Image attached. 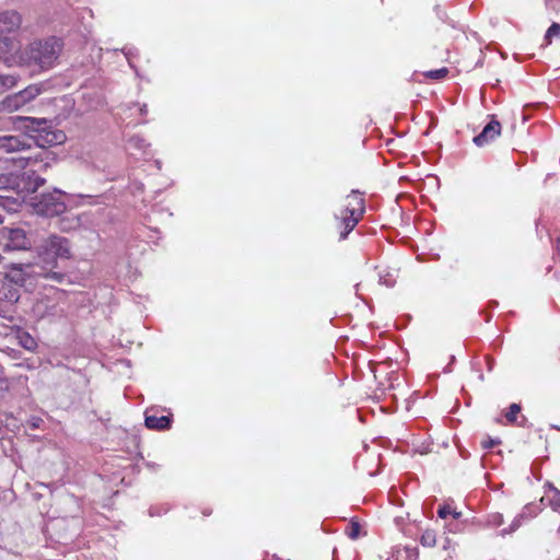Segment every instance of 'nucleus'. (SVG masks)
<instances>
[{
	"label": "nucleus",
	"mask_w": 560,
	"mask_h": 560,
	"mask_svg": "<svg viewBox=\"0 0 560 560\" xmlns=\"http://www.w3.org/2000/svg\"><path fill=\"white\" fill-rule=\"evenodd\" d=\"M28 138H21L15 136H4L0 137V149H3L7 152H14L25 147H30Z\"/></svg>",
	"instance_id": "nucleus-9"
},
{
	"label": "nucleus",
	"mask_w": 560,
	"mask_h": 560,
	"mask_svg": "<svg viewBox=\"0 0 560 560\" xmlns=\"http://www.w3.org/2000/svg\"><path fill=\"white\" fill-rule=\"evenodd\" d=\"M558 505L560 506V502L558 503Z\"/></svg>",
	"instance_id": "nucleus-26"
},
{
	"label": "nucleus",
	"mask_w": 560,
	"mask_h": 560,
	"mask_svg": "<svg viewBox=\"0 0 560 560\" xmlns=\"http://www.w3.org/2000/svg\"><path fill=\"white\" fill-rule=\"evenodd\" d=\"M38 259L47 266L55 267L58 258H69L70 243L66 237L51 234L34 246Z\"/></svg>",
	"instance_id": "nucleus-2"
},
{
	"label": "nucleus",
	"mask_w": 560,
	"mask_h": 560,
	"mask_svg": "<svg viewBox=\"0 0 560 560\" xmlns=\"http://www.w3.org/2000/svg\"><path fill=\"white\" fill-rule=\"evenodd\" d=\"M170 424H171V420L168 417H165V416H162V417L147 416V418H145V425L149 429H158V430L166 429L170 427Z\"/></svg>",
	"instance_id": "nucleus-11"
},
{
	"label": "nucleus",
	"mask_w": 560,
	"mask_h": 560,
	"mask_svg": "<svg viewBox=\"0 0 560 560\" xmlns=\"http://www.w3.org/2000/svg\"><path fill=\"white\" fill-rule=\"evenodd\" d=\"M495 444H497V442H495V441H493V440H487V441H483V442H482V445H483V447H485V448L492 447V446H493V445H495Z\"/></svg>",
	"instance_id": "nucleus-24"
},
{
	"label": "nucleus",
	"mask_w": 560,
	"mask_h": 560,
	"mask_svg": "<svg viewBox=\"0 0 560 560\" xmlns=\"http://www.w3.org/2000/svg\"><path fill=\"white\" fill-rule=\"evenodd\" d=\"M63 140H65V135L62 132L50 131V132H47L45 142L42 143V145H44L45 143L46 144L62 143Z\"/></svg>",
	"instance_id": "nucleus-14"
},
{
	"label": "nucleus",
	"mask_w": 560,
	"mask_h": 560,
	"mask_svg": "<svg viewBox=\"0 0 560 560\" xmlns=\"http://www.w3.org/2000/svg\"><path fill=\"white\" fill-rule=\"evenodd\" d=\"M31 265H13L7 272V278L19 285H24L30 276Z\"/></svg>",
	"instance_id": "nucleus-10"
},
{
	"label": "nucleus",
	"mask_w": 560,
	"mask_h": 560,
	"mask_svg": "<svg viewBox=\"0 0 560 560\" xmlns=\"http://www.w3.org/2000/svg\"><path fill=\"white\" fill-rule=\"evenodd\" d=\"M521 411V407L516 404H513L510 407V410L505 413V418L509 422H514L517 413Z\"/></svg>",
	"instance_id": "nucleus-18"
},
{
	"label": "nucleus",
	"mask_w": 560,
	"mask_h": 560,
	"mask_svg": "<svg viewBox=\"0 0 560 560\" xmlns=\"http://www.w3.org/2000/svg\"><path fill=\"white\" fill-rule=\"evenodd\" d=\"M446 73H447V69L442 68V69H439L436 71L430 72L428 75L431 77V78H443V77L446 75Z\"/></svg>",
	"instance_id": "nucleus-22"
},
{
	"label": "nucleus",
	"mask_w": 560,
	"mask_h": 560,
	"mask_svg": "<svg viewBox=\"0 0 560 560\" xmlns=\"http://www.w3.org/2000/svg\"><path fill=\"white\" fill-rule=\"evenodd\" d=\"M62 198L63 194L59 190H55L52 192L31 197L28 205L36 214L51 218L67 211V206Z\"/></svg>",
	"instance_id": "nucleus-3"
},
{
	"label": "nucleus",
	"mask_w": 560,
	"mask_h": 560,
	"mask_svg": "<svg viewBox=\"0 0 560 560\" xmlns=\"http://www.w3.org/2000/svg\"><path fill=\"white\" fill-rule=\"evenodd\" d=\"M0 82L3 86L10 89L15 85V78L12 75L0 77Z\"/></svg>",
	"instance_id": "nucleus-19"
},
{
	"label": "nucleus",
	"mask_w": 560,
	"mask_h": 560,
	"mask_svg": "<svg viewBox=\"0 0 560 560\" xmlns=\"http://www.w3.org/2000/svg\"><path fill=\"white\" fill-rule=\"evenodd\" d=\"M45 278L49 279V280H54V281H57V282H60L62 280V275L59 273V272H47L45 275Z\"/></svg>",
	"instance_id": "nucleus-21"
},
{
	"label": "nucleus",
	"mask_w": 560,
	"mask_h": 560,
	"mask_svg": "<svg viewBox=\"0 0 560 560\" xmlns=\"http://www.w3.org/2000/svg\"><path fill=\"white\" fill-rule=\"evenodd\" d=\"M39 94V89L36 86H28L25 90L7 96L2 103V109L7 112H14L31 102Z\"/></svg>",
	"instance_id": "nucleus-5"
},
{
	"label": "nucleus",
	"mask_w": 560,
	"mask_h": 560,
	"mask_svg": "<svg viewBox=\"0 0 560 560\" xmlns=\"http://www.w3.org/2000/svg\"><path fill=\"white\" fill-rule=\"evenodd\" d=\"M15 121L21 125L19 128H24L30 131H37L39 130V125L46 124L45 120H37L30 117H16Z\"/></svg>",
	"instance_id": "nucleus-12"
},
{
	"label": "nucleus",
	"mask_w": 560,
	"mask_h": 560,
	"mask_svg": "<svg viewBox=\"0 0 560 560\" xmlns=\"http://www.w3.org/2000/svg\"><path fill=\"white\" fill-rule=\"evenodd\" d=\"M421 541L427 547L434 546L435 545V534L433 532H430V530L425 532L422 535Z\"/></svg>",
	"instance_id": "nucleus-17"
},
{
	"label": "nucleus",
	"mask_w": 560,
	"mask_h": 560,
	"mask_svg": "<svg viewBox=\"0 0 560 560\" xmlns=\"http://www.w3.org/2000/svg\"><path fill=\"white\" fill-rule=\"evenodd\" d=\"M0 241L10 250H27L32 248V243L26 232L20 228H3L0 231Z\"/></svg>",
	"instance_id": "nucleus-4"
},
{
	"label": "nucleus",
	"mask_w": 560,
	"mask_h": 560,
	"mask_svg": "<svg viewBox=\"0 0 560 560\" xmlns=\"http://www.w3.org/2000/svg\"><path fill=\"white\" fill-rule=\"evenodd\" d=\"M347 208L350 211L349 217L343 218L346 232L341 234L345 237L358 223L360 215L363 212L362 201L357 195L349 196L347 198Z\"/></svg>",
	"instance_id": "nucleus-6"
},
{
	"label": "nucleus",
	"mask_w": 560,
	"mask_h": 560,
	"mask_svg": "<svg viewBox=\"0 0 560 560\" xmlns=\"http://www.w3.org/2000/svg\"><path fill=\"white\" fill-rule=\"evenodd\" d=\"M14 185H15V178H13L12 176L10 175H0V190L1 189H7V188H14Z\"/></svg>",
	"instance_id": "nucleus-16"
},
{
	"label": "nucleus",
	"mask_w": 560,
	"mask_h": 560,
	"mask_svg": "<svg viewBox=\"0 0 560 560\" xmlns=\"http://www.w3.org/2000/svg\"><path fill=\"white\" fill-rule=\"evenodd\" d=\"M19 339L21 346L27 350H33L36 346L35 340L30 335L23 334L19 337Z\"/></svg>",
	"instance_id": "nucleus-15"
},
{
	"label": "nucleus",
	"mask_w": 560,
	"mask_h": 560,
	"mask_svg": "<svg viewBox=\"0 0 560 560\" xmlns=\"http://www.w3.org/2000/svg\"><path fill=\"white\" fill-rule=\"evenodd\" d=\"M10 43L0 40V58L9 65L38 66L39 68L51 67L57 59L59 44L57 40L50 39L46 42H35L26 46L16 56L4 57Z\"/></svg>",
	"instance_id": "nucleus-1"
},
{
	"label": "nucleus",
	"mask_w": 560,
	"mask_h": 560,
	"mask_svg": "<svg viewBox=\"0 0 560 560\" xmlns=\"http://www.w3.org/2000/svg\"><path fill=\"white\" fill-rule=\"evenodd\" d=\"M44 184V180L42 178H36L35 179V184L33 186V188H30L28 190L31 191H35L38 187H40L42 185Z\"/></svg>",
	"instance_id": "nucleus-23"
},
{
	"label": "nucleus",
	"mask_w": 560,
	"mask_h": 560,
	"mask_svg": "<svg viewBox=\"0 0 560 560\" xmlns=\"http://www.w3.org/2000/svg\"><path fill=\"white\" fill-rule=\"evenodd\" d=\"M358 534H359V529H358V527H353V528H352V533H351V537H352V538H357V537H358Z\"/></svg>",
	"instance_id": "nucleus-25"
},
{
	"label": "nucleus",
	"mask_w": 560,
	"mask_h": 560,
	"mask_svg": "<svg viewBox=\"0 0 560 560\" xmlns=\"http://www.w3.org/2000/svg\"><path fill=\"white\" fill-rule=\"evenodd\" d=\"M501 133V125L497 120L490 121L482 130V132L474 138V142L478 147H482L495 140Z\"/></svg>",
	"instance_id": "nucleus-7"
},
{
	"label": "nucleus",
	"mask_w": 560,
	"mask_h": 560,
	"mask_svg": "<svg viewBox=\"0 0 560 560\" xmlns=\"http://www.w3.org/2000/svg\"><path fill=\"white\" fill-rule=\"evenodd\" d=\"M439 516L445 518L447 515L453 514L454 517H459L460 513L453 512L448 506H443L439 510Z\"/></svg>",
	"instance_id": "nucleus-20"
},
{
	"label": "nucleus",
	"mask_w": 560,
	"mask_h": 560,
	"mask_svg": "<svg viewBox=\"0 0 560 560\" xmlns=\"http://www.w3.org/2000/svg\"><path fill=\"white\" fill-rule=\"evenodd\" d=\"M21 24V16L14 11L0 13V35L16 30Z\"/></svg>",
	"instance_id": "nucleus-8"
},
{
	"label": "nucleus",
	"mask_w": 560,
	"mask_h": 560,
	"mask_svg": "<svg viewBox=\"0 0 560 560\" xmlns=\"http://www.w3.org/2000/svg\"><path fill=\"white\" fill-rule=\"evenodd\" d=\"M552 38H560V24L553 23L547 31L544 39V45H550Z\"/></svg>",
	"instance_id": "nucleus-13"
}]
</instances>
